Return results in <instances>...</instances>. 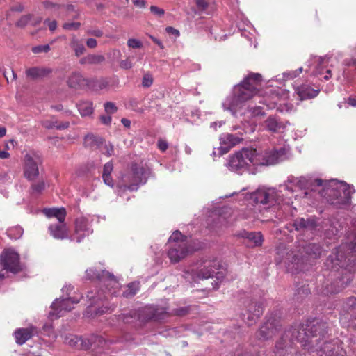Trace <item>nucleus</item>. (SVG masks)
Wrapping results in <instances>:
<instances>
[{
	"label": "nucleus",
	"mask_w": 356,
	"mask_h": 356,
	"mask_svg": "<svg viewBox=\"0 0 356 356\" xmlns=\"http://www.w3.org/2000/svg\"><path fill=\"white\" fill-rule=\"evenodd\" d=\"M80 26L79 22H66L63 24V28L66 30H77Z\"/></svg>",
	"instance_id": "nucleus-52"
},
{
	"label": "nucleus",
	"mask_w": 356,
	"mask_h": 356,
	"mask_svg": "<svg viewBox=\"0 0 356 356\" xmlns=\"http://www.w3.org/2000/svg\"><path fill=\"white\" fill-rule=\"evenodd\" d=\"M219 266L216 260H204L197 262L191 268V274L195 282L212 277Z\"/></svg>",
	"instance_id": "nucleus-12"
},
{
	"label": "nucleus",
	"mask_w": 356,
	"mask_h": 356,
	"mask_svg": "<svg viewBox=\"0 0 356 356\" xmlns=\"http://www.w3.org/2000/svg\"><path fill=\"white\" fill-rule=\"evenodd\" d=\"M147 179V172L143 167L133 164L130 171L122 174L117 184L118 195L129 190L136 191L140 184H144Z\"/></svg>",
	"instance_id": "nucleus-6"
},
{
	"label": "nucleus",
	"mask_w": 356,
	"mask_h": 356,
	"mask_svg": "<svg viewBox=\"0 0 356 356\" xmlns=\"http://www.w3.org/2000/svg\"><path fill=\"white\" fill-rule=\"evenodd\" d=\"M344 246L339 247L327 259L325 267L334 271L332 275L333 281L323 286L322 293L325 295L337 293L345 289L353 280V273L356 271V259L348 257Z\"/></svg>",
	"instance_id": "nucleus-2"
},
{
	"label": "nucleus",
	"mask_w": 356,
	"mask_h": 356,
	"mask_svg": "<svg viewBox=\"0 0 356 356\" xmlns=\"http://www.w3.org/2000/svg\"><path fill=\"white\" fill-rule=\"evenodd\" d=\"M277 329V322L275 319L269 318L260 327L257 332V337L259 340H268L271 338Z\"/></svg>",
	"instance_id": "nucleus-20"
},
{
	"label": "nucleus",
	"mask_w": 356,
	"mask_h": 356,
	"mask_svg": "<svg viewBox=\"0 0 356 356\" xmlns=\"http://www.w3.org/2000/svg\"><path fill=\"white\" fill-rule=\"evenodd\" d=\"M295 92L298 95L300 100H305L316 97L318 95L320 89H314L312 88L309 85L303 84L296 87Z\"/></svg>",
	"instance_id": "nucleus-25"
},
{
	"label": "nucleus",
	"mask_w": 356,
	"mask_h": 356,
	"mask_svg": "<svg viewBox=\"0 0 356 356\" xmlns=\"http://www.w3.org/2000/svg\"><path fill=\"white\" fill-rule=\"evenodd\" d=\"M264 126L266 130L272 133H278L283 130L286 125L276 116H269L264 122Z\"/></svg>",
	"instance_id": "nucleus-26"
},
{
	"label": "nucleus",
	"mask_w": 356,
	"mask_h": 356,
	"mask_svg": "<svg viewBox=\"0 0 356 356\" xmlns=\"http://www.w3.org/2000/svg\"><path fill=\"white\" fill-rule=\"evenodd\" d=\"M43 213L49 218L54 217L58 221L65 220L66 217V211L65 208H52L45 209Z\"/></svg>",
	"instance_id": "nucleus-30"
},
{
	"label": "nucleus",
	"mask_w": 356,
	"mask_h": 356,
	"mask_svg": "<svg viewBox=\"0 0 356 356\" xmlns=\"http://www.w3.org/2000/svg\"><path fill=\"white\" fill-rule=\"evenodd\" d=\"M288 184L276 188L259 187L249 195V198L255 204H268V206H291L296 195Z\"/></svg>",
	"instance_id": "nucleus-5"
},
{
	"label": "nucleus",
	"mask_w": 356,
	"mask_h": 356,
	"mask_svg": "<svg viewBox=\"0 0 356 356\" xmlns=\"http://www.w3.org/2000/svg\"><path fill=\"white\" fill-rule=\"evenodd\" d=\"M32 19L31 15H23L20 17V19L16 22V26L19 28L25 27L29 23L31 22Z\"/></svg>",
	"instance_id": "nucleus-44"
},
{
	"label": "nucleus",
	"mask_w": 356,
	"mask_h": 356,
	"mask_svg": "<svg viewBox=\"0 0 356 356\" xmlns=\"http://www.w3.org/2000/svg\"><path fill=\"white\" fill-rule=\"evenodd\" d=\"M87 297L92 301V303L97 302L98 300H103L104 299H108V296L106 295V291L102 289L97 292L95 295L93 292H88Z\"/></svg>",
	"instance_id": "nucleus-41"
},
{
	"label": "nucleus",
	"mask_w": 356,
	"mask_h": 356,
	"mask_svg": "<svg viewBox=\"0 0 356 356\" xmlns=\"http://www.w3.org/2000/svg\"><path fill=\"white\" fill-rule=\"evenodd\" d=\"M103 139L101 137L95 136L92 134H89L84 138L85 146L91 148L99 147L101 145L103 144Z\"/></svg>",
	"instance_id": "nucleus-33"
},
{
	"label": "nucleus",
	"mask_w": 356,
	"mask_h": 356,
	"mask_svg": "<svg viewBox=\"0 0 356 356\" xmlns=\"http://www.w3.org/2000/svg\"><path fill=\"white\" fill-rule=\"evenodd\" d=\"M290 154V148L286 147L274 148L266 151L264 154H258L255 149V156L258 161L257 165L276 164L289 159Z\"/></svg>",
	"instance_id": "nucleus-11"
},
{
	"label": "nucleus",
	"mask_w": 356,
	"mask_h": 356,
	"mask_svg": "<svg viewBox=\"0 0 356 356\" xmlns=\"http://www.w3.org/2000/svg\"><path fill=\"white\" fill-rule=\"evenodd\" d=\"M86 338L79 337L76 335H70L65 338V342L70 346L78 349H83Z\"/></svg>",
	"instance_id": "nucleus-34"
},
{
	"label": "nucleus",
	"mask_w": 356,
	"mask_h": 356,
	"mask_svg": "<svg viewBox=\"0 0 356 356\" xmlns=\"http://www.w3.org/2000/svg\"><path fill=\"white\" fill-rule=\"evenodd\" d=\"M150 11L158 17H162L165 14V10L156 6H152L150 7Z\"/></svg>",
	"instance_id": "nucleus-56"
},
{
	"label": "nucleus",
	"mask_w": 356,
	"mask_h": 356,
	"mask_svg": "<svg viewBox=\"0 0 356 356\" xmlns=\"http://www.w3.org/2000/svg\"><path fill=\"white\" fill-rule=\"evenodd\" d=\"M135 312H130L127 314H122L119 316V320L124 323H131L133 319L135 318Z\"/></svg>",
	"instance_id": "nucleus-46"
},
{
	"label": "nucleus",
	"mask_w": 356,
	"mask_h": 356,
	"mask_svg": "<svg viewBox=\"0 0 356 356\" xmlns=\"http://www.w3.org/2000/svg\"><path fill=\"white\" fill-rule=\"evenodd\" d=\"M195 2L199 12L205 11L209 6L208 0H195Z\"/></svg>",
	"instance_id": "nucleus-49"
},
{
	"label": "nucleus",
	"mask_w": 356,
	"mask_h": 356,
	"mask_svg": "<svg viewBox=\"0 0 356 356\" xmlns=\"http://www.w3.org/2000/svg\"><path fill=\"white\" fill-rule=\"evenodd\" d=\"M247 114L249 117H256L259 115H264V113L261 106H252L248 108Z\"/></svg>",
	"instance_id": "nucleus-43"
},
{
	"label": "nucleus",
	"mask_w": 356,
	"mask_h": 356,
	"mask_svg": "<svg viewBox=\"0 0 356 356\" xmlns=\"http://www.w3.org/2000/svg\"><path fill=\"white\" fill-rule=\"evenodd\" d=\"M24 230L23 229L19 226H15L9 228L7 230V235L9 238L11 239H18L19 238L22 234H23Z\"/></svg>",
	"instance_id": "nucleus-40"
},
{
	"label": "nucleus",
	"mask_w": 356,
	"mask_h": 356,
	"mask_svg": "<svg viewBox=\"0 0 356 356\" xmlns=\"http://www.w3.org/2000/svg\"><path fill=\"white\" fill-rule=\"evenodd\" d=\"M250 164L253 165L258 164L255 156V149L243 148L230 156L227 166L232 171L242 173Z\"/></svg>",
	"instance_id": "nucleus-10"
},
{
	"label": "nucleus",
	"mask_w": 356,
	"mask_h": 356,
	"mask_svg": "<svg viewBox=\"0 0 356 356\" xmlns=\"http://www.w3.org/2000/svg\"><path fill=\"white\" fill-rule=\"evenodd\" d=\"M87 34L95 37L100 38L103 35V31L100 29H89Z\"/></svg>",
	"instance_id": "nucleus-58"
},
{
	"label": "nucleus",
	"mask_w": 356,
	"mask_h": 356,
	"mask_svg": "<svg viewBox=\"0 0 356 356\" xmlns=\"http://www.w3.org/2000/svg\"><path fill=\"white\" fill-rule=\"evenodd\" d=\"M50 50V46L49 44L38 45L32 48V51L34 54L47 53Z\"/></svg>",
	"instance_id": "nucleus-50"
},
{
	"label": "nucleus",
	"mask_w": 356,
	"mask_h": 356,
	"mask_svg": "<svg viewBox=\"0 0 356 356\" xmlns=\"http://www.w3.org/2000/svg\"><path fill=\"white\" fill-rule=\"evenodd\" d=\"M86 45L88 48L94 49L97 46V42L94 38H88L86 40Z\"/></svg>",
	"instance_id": "nucleus-62"
},
{
	"label": "nucleus",
	"mask_w": 356,
	"mask_h": 356,
	"mask_svg": "<svg viewBox=\"0 0 356 356\" xmlns=\"http://www.w3.org/2000/svg\"><path fill=\"white\" fill-rule=\"evenodd\" d=\"M288 182L293 183L300 188H306L311 186L312 191H316L314 187L322 186L323 188L319 193L331 204L338 208L350 204L352 193L355 191L353 188L343 181H339L337 179H331L329 181L321 179H316L311 183L305 178H293L288 179Z\"/></svg>",
	"instance_id": "nucleus-3"
},
{
	"label": "nucleus",
	"mask_w": 356,
	"mask_h": 356,
	"mask_svg": "<svg viewBox=\"0 0 356 356\" xmlns=\"http://www.w3.org/2000/svg\"><path fill=\"white\" fill-rule=\"evenodd\" d=\"M83 76L79 72H73L67 79V85L72 88H77L83 84Z\"/></svg>",
	"instance_id": "nucleus-35"
},
{
	"label": "nucleus",
	"mask_w": 356,
	"mask_h": 356,
	"mask_svg": "<svg viewBox=\"0 0 356 356\" xmlns=\"http://www.w3.org/2000/svg\"><path fill=\"white\" fill-rule=\"evenodd\" d=\"M157 146L161 152H165L168 148V143L166 140L160 139L158 140Z\"/></svg>",
	"instance_id": "nucleus-57"
},
{
	"label": "nucleus",
	"mask_w": 356,
	"mask_h": 356,
	"mask_svg": "<svg viewBox=\"0 0 356 356\" xmlns=\"http://www.w3.org/2000/svg\"><path fill=\"white\" fill-rule=\"evenodd\" d=\"M65 8H66V11L67 13H71V12H74L75 13L74 15H73L72 16L73 18H77L78 17L79 13L75 10V8H74V6H72V5H67Z\"/></svg>",
	"instance_id": "nucleus-63"
},
{
	"label": "nucleus",
	"mask_w": 356,
	"mask_h": 356,
	"mask_svg": "<svg viewBox=\"0 0 356 356\" xmlns=\"http://www.w3.org/2000/svg\"><path fill=\"white\" fill-rule=\"evenodd\" d=\"M70 47L74 51V54L76 57H79L83 55L86 51V48L81 40L76 38H73L70 44Z\"/></svg>",
	"instance_id": "nucleus-36"
},
{
	"label": "nucleus",
	"mask_w": 356,
	"mask_h": 356,
	"mask_svg": "<svg viewBox=\"0 0 356 356\" xmlns=\"http://www.w3.org/2000/svg\"><path fill=\"white\" fill-rule=\"evenodd\" d=\"M120 66L122 69L129 70L133 67V63L131 61L130 58H127L125 60H121L120 62Z\"/></svg>",
	"instance_id": "nucleus-55"
},
{
	"label": "nucleus",
	"mask_w": 356,
	"mask_h": 356,
	"mask_svg": "<svg viewBox=\"0 0 356 356\" xmlns=\"http://www.w3.org/2000/svg\"><path fill=\"white\" fill-rule=\"evenodd\" d=\"M168 256L172 263L179 262L191 252L187 237L179 231L172 233L168 239Z\"/></svg>",
	"instance_id": "nucleus-8"
},
{
	"label": "nucleus",
	"mask_w": 356,
	"mask_h": 356,
	"mask_svg": "<svg viewBox=\"0 0 356 356\" xmlns=\"http://www.w3.org/2000/svg\"><path fill=\"white\" fill-rule=\"evenodd\" d=\"M340 322L347 327H356V298H348L343 305Z\"/></svg>",
	"instance_id": "nucleus-15"
},
{
	"label": "nucleus",
	"mask_w": 356,
	"mask_h": 356,
	"mask_svg": "<svg viewBox=\"0 0 356 356\" xmlns=\"http://www.w3.org/2000/svg\"><path fill=\"white\" fill-rule=\"evenodd\" d=\"M167 311L163 308L149 306L143 310V314L147 320L160 321L167 316Z\"/></svg>",
	"instance_id": "nucleus-23"
},
{
	"label": "nucleus",
	"mask_w": 356,
	"mask_h": 356,
	"mask_svg": "<svg viewBox=\"0 0 356 356\" xmlns=\"http://www.w3.org/2000/svg\"><path fill=\"white\" fill-rule=\"evenodd\" d=\"M85 277L91 281L97 280L105 285L106 293L110 296H118L120 286L115 277L111 273L102 269L90 268L86 270Z\"/></svg>",
	"instance_id": "nucleus-9"
},
{
	"label": "nucleus",
	"mask_w": 356,
	"mask_h": 356,
	"mask_svg": "<svg viewBox=\"0 0 356 356\" xmlns=\"http://www.w3.org/2000/svg\"><path fill=\"white\" fill-rule=\"evenodd\" d=\"M40 157L35 154H26L24 157V175L29 180L35 179L39 175Z\"/></svg>",
	"instance_id": "nucleus-16"
},
{
	"label": "nucleus",
	"mask_w": 356,
	"mask_h": 356,
	"mask_svg": "<svg viewBox=\"0 0 356 356\" xmlns=\"http://www.w3.org/2000/svg\"><path fill=\"white\" fill-rule=\"evenodd\" d=\"M101 122L106 125H109L111 123V115L109 114L101 115L99 118Z\"/></svg>",
	"instance_id": "nucleus-59"
},
{
	"label": "nucleus",
	"mask_w": 356,
	"mask_h": 356,
	"mask_svg": "<svg viewBox=\"0 0 356 356\" xmlns=\"http://www.w3.org/2000/svg\"><path fill=\"white\" fill-rule=\"evenodd\" d=\"M302 252H300V256L294 254L293 252H290L287 249L281 250L280 247L277 249L276 261L278 263L285 261L298 264L300 260H303L305 255L309 257L316 259L321 254L322 248L320 245L316 243H304L302 245Z\"/></svg>",
	"instance_id": "nucleus-7"
},
{
	"label": "nucleus",
	"mask_w": 356,
	"mask_h": 356,
	"mask_svg": "<svg viewBox=\"0 0 356 356\" xmlns=\"http://www.w3.org/2000/svg\"><path fill=\"white\" fill-rule=\"evenodd\" d=\"M32 337V330L29 328H19L15 332L16 342L22 345Z\"/></svg>",
	"instance_id": "nucleus-28"
},
{
	"label": "nucleus",
	"mask_w": 356,
	"mask_h": 356,
	"mask_svg": "<svg viewBox=\"0 0 356 356\" xmlns=\"http://www.w3.org/2000/svg\"><path fill=\"white\" fill-rule=\"evenodd\" d=\"M44 24L48 26V28L51 31H54L57 28V22L55 20L50 21L49 19H45Z\"/></svg>",
	"instance_id": "nucleus-60"
},
{
	"label": "nucleus",
	"mask_w": 356,
	"mask_h": 356,
	"mask_svg": "<svg viewBox=\"0 0 356 356\" xmlns=\"http://www.w3.org/2000/svg\"><path fill=\"white\" fill-rule=\"evenodd\" d=\"M302 72V67H299L298 69L293 71H289L283 73V76L285 79L289 80L293 79L297 77Z\"/></svg>",
	"instance_id": "nucleus-45"
},
{
	"label": "nucleus",
	"mask_w": 356,
	"mask_h": 356,
	"mask_svg": "<svg viewBox=\"0 0 356 356\" xmlns=\"http://www.w3.org/2000/svg\"><path fill=\"white\" fill-rule=\"evenodd\" d=\"M165 31L167 33L172 34L175 35L176 37H178L179 35V31L177 29H175V28L172 26H168L165 29Z\"/></svg>",
	"instance_id": "nucleus-64"
},
{
	"label": "nucleus",
	"mask_w": 356,
	"mask_h": 356,
	"mask_svg": "<svg viewBox=\"0 0 356 356\" xmlns=\"http://www.w3.org/2000/svg\"><path fill=\"white\" fill-rule=\"evenodd\" d=\"M51 236L56 239H65L69 238L68 229L65 220H58L51 223L48 227Z\"/></svg>",
	"instance_id": "nucleus-21"
},
{
	"label": "nucleus",
	"mask_w": 356,
	"mask_h": 356,
	"mask_svg": "<svg viewBox=\"0 0 356 356\" xmlns=\"http://www.w3.org/2000/svg\"><path fill=\"white\" fill-rule=\"evenodd\" d=\"M314 63H316V70L314 71V72L316 74H321L322 73L321 71V66H323L324 64L327 63V58H322V57H314Z\"/></svg>",
	"instance_id": "nucleus-42"
},
{
	"label": "nucleus",
	"mask_w": 356,
	"mask_h": 356,
	"mask_svg": "<svg viewBox=\"0 0 356 356\" xmlns=\"http://www.w3.org/2000/svg\"><path fill=\"white\" fill-rule=\"evenodd\" d=\"M45 187V184L43 181L38 182L37 184H34L31 186V188L33 193H39L42 192Z\"/></svg>",
	"instance_id": "nucleus-54"
},
{
	"label": "nucleus",
	"mask_w": 356,
	"mask_h": 356,
	"mask_svg": "<svg viewBox=\"0 0 356 356\" xmlns=\"http://www.w3.org/2000/svg\"><path fill=\"white\" fill-rule=\"evenodd\" d=\"M153 83V78L151 74L147 73L144 74L142 81V85L145 88H149Z\"/></svg>",
	"instance_id": "nucleus-51"
},
{
	"label": "nucleus",
	"mask_w": 356,
	"mask_h": 356,
	"mask_svg": "<svg viewBox=\"0 0 356 356\" xmlns=\"http://www.w3.org/2000/svg\"><path fill=\"white\" fill-rule=\"evenodd\" d=\"M51 72L49 68L31 67L26 70V75L33 79L41 78Z\"/></svg>",
	"instance_id": "nucleus-27"
},
{
	"label": "nucleus",
	"mask_w": 356,
	"mask_h": 356,
	"mask_svg": "<svg viewBox=\"0 0 356 356\" xmlns=\"http://www.w3.org/2000/svg\"><path fill=\"white\" fill-rule=\"evenodd\" d=\"M293 226L296 230L312 232L316 228L317 222L314 218H309L307 219L300 218L294 220Z\"/></svg>",
	"instance_id": "nucleus-24"
},
{
	"label": "nucleus",
	"mask_w": 356,
	"mask_h": 356,
	"mask_svg": "<svg viewBox=\"0 0 356 356\" xmlns=\"http://www.w3.org/2000/svg\"><path fill=\"white\" fill-rule=\"evenodd\" d=\"M261 82L260 74H249L240 84L235 86L233 95L227 97L222 103L224 109L234 115L243 102L251 99L258 92V86Z\"/></svg>",
	"instance_id": "nucleus-4"
},
{
	"label": "nucleus",
	"mask_w": 356,
	"mask_h": 356,
	"mask_svg": "<svg viewBox=\"0 0 356 356\" xmlns=\"http://www.w3.org/2000/svg\"><path fill=\"white\" fill-rule=\"evenodd\" d=\"M327 323L313 319L286 329L276 341L275 356H299L295 341L309 351H316L319 356H345L346 352L339 340L323 341L327 333Z\"/></svg>",
	"instance_id": "nucleus-1"
},
{
	"label": "nucleus",
	"mask_w": 356,
	"mask_h": 356,
	"mask_svg": "<svg viewBox=\"0 0 356 356\" xmlns=\"http://www.w3.org/2000/svg\"><path fill=\"white\" fill-rule=\"evenodd\" d=\"M140 284L134 282L127 285V289L123 291V296L126 298H131L136 294L139 290Z\"/></svg>",
	"instance_id": "nucleus-39"
},
{
	"label": "nucleus",
	"mask_w": 356,
	"mask_h": 356,
	"mask_svg": "<svg viewBox=\"0 0 356 356\" xmlns=\"http://www.w3.org/2000/svg\"><path fill=\"white\" fill-rule=\"evenodd\" d=\"M79 111L81 116H88L93 113L92 103L90 102H81L77 104Z\"/></svg>",
	"instance_id": "nucleus-37"
},
{
	"label": "nucleus",
	"mask_w": 356,
	"mask_h": 356,
	"mask_svg": "<svg viewBox=\"0 0 356 356\" xmlns=\"http://www.w3.org/2000/svg\"><path fill=\"white\" fill-rule=\"evenodd\" d=\"M79 302L78 298L62 297L57 298L51 304L49 316L52 318H58L73 308V305Z\"/></svg>",
	"instance_id": "nucleus-13"
},
{
	"label": "nucleus",
	"mask_w": 356,
	"mask_h": 356,
	"mask_svg": "<svg viewBox=\"0 0 356 356\" xmlns=\"http://www.w3.org/2000/svg\"><path fill=\"white\" fill-rule=\"evenodd\" d=\"M92 232L89 219L86 217L78 218L75 220L74 234L71 236V240L80 243L85 236Z\"/></svg>",
	"instance_id": "nucleus-17"
},
{
	"label": "nucleus",
	"mask_w": 356,
	"mask_h": 356,
	"mask_svg": "<svg viewBox=\"0 0 356 356\" xmlns=\"http://www.w3.org/2000/svg\"><path fill=\"white\" fill-rule=\"evenodd\" d=\"M113 170V163L111 162H108L104 165L102 172V179L104 182L111 187H113V180L111 177Z\"/></svg>",
	"instance_id": "nucleus-32"
},
{
	"label": "nucleus",
	"mask_w": 356,
	"mask_h": 356,
	"mask_svg": "<svg viewBox=\"0 0 356 356\" xmlns=\"http://www.w3.org/2000/svg\"><path fill=\"white\" fill-rule=\"evenodd\" d=\"M0 264L3 269L13 273H17L22 270L19 256L12 249L5 250L1 254Z\"/></svg>",
	"instance_id": "nucleus-14"
},
{
	"label": "nucleus",
	"mask_w": 356,
	"mask_h": 356,
	"mask_svg": "<svg viewBox=\"0 0 356 356\" xmlns=\"http://www.w3.org/2000/svg\"><path fill=\"white\" fill-rule=\"evenodd\" d=\"M127 46L132 49H140L143 45L140 40L135 38H129L127 40Z\"/></svg>",
	"instance_id": "nucleus-47"
},
{
	"label": "nucleus",
	"mask_w": 356,
	"mask_h": 356,
	"mask_svg": "<svg viewBox=\"0 0 356 356\" xmlns=\"http://www.w3.org/2000/svg\"><path fill=\"white\" fill-rule=\"evenodd\" d=\"M114 152L113 146L111 143H105L102 153L108 156L113 155Z\"/></svg>",
	"instance_id": "nucleus-53"
},
{
	"label": "nucleus",
	"mask_w": 356,
	"mask_h": 356,
	"mask_svg": "<svg viewBox=\"0 0 356 356\" xmlns=\"http://www.w3.org/2000/svg\"><path fill=\"white\" fill-rule=\"evenodd\" d=\"M220 143L232 147L238 144L242 138L238 136L232 134H225L220 137Z\"/></svg>",
	"instance_id": "nucleus-31"
},
{
	"label": "nucleus",
	"mask_w": 356,
	"mask_h": 356,
	"mask_svg": "<svg viewBox=\"0 0 356 356\" xmlns=\"http://www.w3.org/2000/svg\"><path fill=\"white\" fill-rule=\"evenodd\" d=\"M239 236L246 240V245L250 248L260 246L263 243V236L261 232L243 231Z\"/></svg>",
	"instance_id": "nucleus-22"
},
{
	"label": "nucleus",
	"mask_w": 356,
	"mask_h": 356,
	"mask_svg": "<svg viewBox=\"0 0 356 356\" xmlns=\"http://www.w3.org/2000/svg\"><path fill=\"white\" fill-rule=\"evenodd\" d=\"M85 343L83 350L92 349L93 350H98L108 348L112 341H107L101 336L92 334L88 338H86Z\"/></svg>",
	"instance_id": "nucleus-18"
},
{
	"label": "nucleus",
	"mask_w": 356,
	"mask_h": 356,
	"mask_svg": "<svg viewBox=\"0 0 356 356\" xmlns=\"http://www.w3.org/2000/svg\"><path fill=\"white\" fill-rule=\"evenodd\" d=\"M42 126L47 129H53L56 128L57 129H65L68 128L69 127V122H63V123H58L57 121H54L53 120H44L42 122Z\"/></svg>",
	"instance_id": "nucleus-38"
},
{
	"label": "nucleus",
	"mask_w": 356,
	"mask_h": 356,
	"mask_svg": "<svg viewBox=\"0 0 356 356\" xmlns=\"http://www.w3.org/2000/svg\"><path fill=\"white\" fill-rule=\"evenodd\" d=\"M231 147H229L227 145H225V147H220L217 149L218 151V155L219 156H222L225 154H227L229 150Z\"/></svg>",
	"instance_id": "nucleus-61"
},
{
	"label": "nucleus",
	"mask_w": 356,
	"mask_h": 356,
	"mask_svg": "<svg viewBox=\"0 0 356 356\" xmlns=\"http://www.w3.org/2000/svg\"><path fill=\"white\" fill-rule=\"evenodd\" d=\"M263 313V307L260 302L249 301L246 305V313L244 316H247L248 325H252L257 319H258Z\"/></svg>",
	"instance_id": "nucleus-19"
},
{
	"label": "nucleus",
	"mask_w": 356,
	"mask_h": 356,
	"mask_svg": "<svg viewBox=\"0 0 356 356\" xmlns=\"http://www.w3.org/2000/svg\"><path fill=\"white\" fill-rule=\"evenodd\" d=\"M104 110L107 114L113 115L117 112V107L114 103L108 102L104 104Z\"/></svg>",
	"instance_id": "nucleus-48"
},
{
	"label": "nucleus",
	"mask_w": 356,
	"mask_h": 356,
	"mask_svg": "<svg viewBox=\"0 0 356 356\" xmlns=\"http://www.w3.org/2000/svg\"><path fill=\"white\" fill-rule=\"evenodd\" d=\"M105 60V57L100 54H88L79 60L81 65H98Z\"/></svg>",
	"instance_id": "nucleus-29"
}]
</instances>
